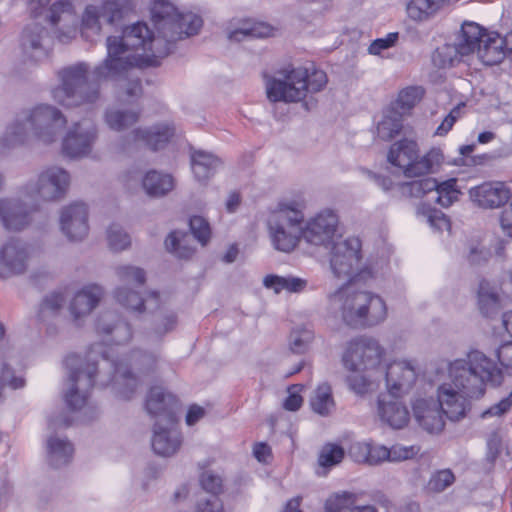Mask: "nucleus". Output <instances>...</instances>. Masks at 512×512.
I'll use <instances>...</instances> for the list:
<instances>
[{
    "label": "nucleus",
    "instance_id": "obj_1",
    "mask_svg": "<svg viewBox=\"0 0 512 512\" xmlns=\"http://www.w3.org/2000/svg\"><path fill=\"white\" fill-rule=\"evenodd\" d=\"M151 18L156 36L146 23L137 22L125 27L121 36L107 37V55L95 66L99 78H118L127 69L157 65L158 59L173 51L177 41L198 34L203 23L194 13H179L166 0L153 2Z\"/></svg>",
    "mask_w": 512,
    "mask_h": 512
},
{
    "label": "nucleus",
    "instance_id": "obj_2",
    "mask_svg": "<svg viewBox=\"0 0 512 512\" xmlns=\"http://www.w3.org/2000/svg\"><path fill=\"white\" fill-rule=\"evenodd\" d=\"M98 354H101L102 365L113 369L112 378H101L100 383L111 384L115 394L123 400H130L139 386L131 368L142 376H151L160 370L163 362L156 351L133 350L129 356V366L125 359H114L112 353L103 351L100 344L92 345L86 357L68 355L64 361L66 381L63 395L67 406L73 411L88 405L98 371L95 360Z\"/></svg>",
    "mask_w": 512,
    "mask_h": 512
},
{
    "label": "nucleus",
    "instance_id": "obj_3",
    "mask_svg": "<svg viewBox=\"0 0 512 512\" xmlns=\"http://www.w3.org/2000/svg\"><path fill=\"white\" fill-rule=\"evenodd\" d=\"M134 9L133 0H105L99 5L89 4L84 8L80 22L70 0H29L28 11L32 18H43L52 29L55 38L63 44L81 38L96 43L102 36L103 19L116 24L126 18Z\"/></svg>",
    "mask_w": 512,
    "mask_h": 512
},
{
    "label": "nucleus",
    "instance_id": "obj_4",
    "mask_svg": "<svg viewBox=\"0 0 512 512\" xmlns=\"http://www.w3.org/2000/svg\"><path fill=\"white\" fill-rule=\"evenodd\" d=\"M501 369L483 352L474 350L465 359H456L448 366V380L441 384L439 401L446 417L458 421L465 417L470 402L485 392L486 382L499 384Z\"/></svg>",
    "mask_w": 512,
    "mask_h": 512
},
{
    "label": "nucleus",
    "instance_id": "obj_5",
    "mask_svg": "<svg viewBox=\"0 0 512 512\" xmlns=\"http://www.w3.org/2000/svg\"><path fill=\"white\" fill-rule=\"evenodd\" d=\"M327 299L329 313L352 328L374 327L387 318V305L380 295L351 284L341 286Z\"/></svg>",
    "mask_w": 512,
    "mask_h": 512
},
{
    "label": "nucleus",
    "instance_id": "obj_6",
    "mask_svg": "<svg viewBox=\"0 0 512 512\" xmlns=\"http://www.w3.org/2000/svg\"><path fill=\"white\" fill-rule=\"evenodd\" d=\"M327 84V75L315 70L310 75L302 67L288 66L265 77V90L270 102L294 103L302 101L308 93H317Z\"/></svg>",
    "mask_w": 512,
    "mask_h": 512
},
{
    "label": "nucleus",
    "instance_id": "obj_7",
    "mask_svg": "<svg viewBox=\"0 0 512 512\" xmlns=\"http://www.w3.org/2000/svg\"><path fill=\"white\" fill-rule=\"evenodd\" d=\"M91 67L87 62H76L57 72L59 85L52 90L53 100L64 107L93 106L100 100V83L89 82ZM93 77H95L93 75Z\"/></svg>",
    "mask_w": 512,
    "mask_h": 512
},
{
    "label": "nucleus",
    "instance_id": "obj_8",
    "mask_svg": "<svg viewBox=\"0 0 512 512\" xmlns=\"http://www.w3.org/2000/svg\"><path fill=\"white\" fill-rule=\"evenodd\" d=\"M303 220L301 203L285 201L278 204L267 221L269 236L276 250L289 253L295 249L303 237Z\"/></svg>",
    "mask_w": 512,
    "mask_h": 512
},
{
    "label": "nucleus",
    "instance_id": "obj_9",
    "mask_svg": "<svg viewBox=\"0 0 512 512\" xmlns=\"http://www.w3.org/2000/svg\"><path fill=\"white\" fill-rule=\"evenodd\" d=\"M329 263L332 274L342 280H366L376 273L373 266L361 263V242L358 238L334 243Z\"/></svg>",
    "mask_w": 512,
    "mask_h": 512
},
{
    "label": "nucleus",
    "instance_id": "obj_10",
    "mask_svg": "<svg viewBox=\"0 0 512 512\" xmlns=\"http://www.w3.org/2000/svg\"><path fill=\"white\" fill-rule=\"evenodd\" d=\"M442 160L443 155L438 149H432L420 158L417 143L408 139L394 143L388 153V161L402 168L407 177L426 175L432 172L435 166L440 165Z\"/></svg>",
    "mask_w": 512,
    "mask_h": 512
},
{
    "label": "nucleus",
    "instance_id": "obj_11",
    "mask_svg": "<svg viewBox=\"0 0 512 512\" xmlns=\"http://www.w3.org/2000/svg\"><path fill=\"white\" fill-rule=\"evenodd\" d=\"M386 351L380 342L370 336H358L345 345L342 364L350 372L376 370L383 362Z\"/></svg>",
    "mask_w": 512,
    "mask_h": 512
},
{
    "label": "nucleus",
    "instance_id": "obj_12",
    "mask_svg": "<svg viewBox=\"0 0 512 512\" xmlns=\"http://www.w3.org/2000/svg\"><path fill=\"white\" fill-rule=\"evenodd\" d=\"M21 113L33 139L45 144L54 142L67 123L62 112L49 104H39L26 108L21 110Z\"/></svg>",
    "mask_w": 512,
    "mask_h": 512
},
{
    "label": "nucleus",
    "instance_id": "obj_13",
    "mask_svg": "<svg viewBox=\"0 0 512 512\" xmlns=\"http://www.w3.org/2000/svg\"><path fill=\"white\" fill-rule=\"evenodd\" d=\"M71 178L68 171L58 166H51L40 172L37 181L28 182L24 192L29 196H37L43 201H59L65 197Z\"/></svg>",
    "mask_w": 512,
    "mask_h": 512
},
{
    "label": "nucleus",
    "instance_id": "obj_14",
    "mask_svg": "<svg viewBox=\"0 0 512 512\" xmlns=\"http://www.w3.org/2000/svg\"><path fill=\"white\" fill-rule=\"evenodd\" d=\"M70 419L63 414L53 416L49 419L48 428L51 433L46 439V457L50 466L60 468L72 460L74 447L72 443L63 436L52 433L57 428L70 426Z\"/></svg>",
    "mask_w": 512,
    "mask_h": 512
},
{
    "label": "nucleus",
    "instance_id": "obj_15",
    "mask_svg": "<svg viewBox=\"0 0 512 512\" xmlns=\"http://www.w3.org/2000/svg\"><path fill=\"white\" fill-rule=\"evenodd\" d=\"M338 216L331 209H324L309 219L303 229V238L311 245L329 247L335 242Z\"/></svg>",
    "mask_w": 512,
    "mask_h": 512
},
{
    "label": "nucleus",
    "instance_id": "obj_16",
    "mask_svg": "<svg viewBox=\"0 0 512 512\" xmlns=\"http://www.w3.org/2000/svg\"><path fill=\"white\" fill-rule=\"evenodd\" d=\"M97 137V127L93 122L84 120L75 123L63 139V153L71 159L87 157L92 152Z\"/></svg>",
    "mask_w": 512,
    "mask_h": 512
},
{
    "label": "nucleus",
    "instance_id": "obj_17",
    "mask_svg": "<svg viewBox=\"0 0 512 512\" xmlns=\"http://www.w3.org/2000/svg\"><path fill=\"white\" fill-rule=\"evenodd\" d=\"M30 249L27 243L11 238L0 248V277L6 278L26 271Z\"/></svg>",
    "mask_w": 512,
    "mask_h": 512
},
{
    "label": "nucleus",
    "instance_id": "obj_18",
    "mask_svg": "<svg viewBox=\"0 0 512 512\" xmlns=\"http://www.w3.org/2000/svg\"><path fill=\"white\" fill-rule=\"evenodd\" d=\"M417 375L416 367L411 361H393L385 371L388 393L396 397L407 394L414 386Z\"/></svg>",
    "mask_w": 512,
    "mask_h": 512
},
{
    "label": "nucleus",
    "instance_id": "obj_19",
    "mask_svg": "<svg viewBox=\"0 0 512 512\" xmlns=\"http://www.w3.org/2000/svg\"><path fill=\"white\" fill-rule=\"evenodd\" d=\"M33 209L20 198H0V221L8 231H22L29 227L33 221Z\"/></svg>",
    "mask_w": 512,
    "mask_h": 512
},
{
    "label": "nucleus",
    "instance_id": "obj_20",
    "mask_svg": "<svg viewBox=\"0 0 512 512\" xmlns=\"http://www.w3.org/2000/svg\"><path fill=\"white\" fill-rule=\"evenodd\" d=\"M52 38L40 23L27 24L21 34L20 46L23 53L35 61L46 58L51 50Z\"/></svg>",
    "mask_w": 512,
    "mask_h": 512
},
{
    "label": "nucleus",
    "instance_id": "obj_21",
    "mask_svg": "<svg viewBox=\"0 0 512 512\" xmlns=\"http://www.w3.org/2000/svg\"><path fill=\"white\" fill-rule=\"evenodd\" d=\"M60 228L70 241H80L88 234V210L83 203L63 207L60 213Z\"/></svg>",
    "mask_w": 512,
    "mask_h": 512
},
{
    "label": "nucleus",
    "instance_id": "obj_22",
    "mask_svg": "<svg viewBox=\"0 0 512 512\" xmlns=\"http://www.w3.org/2000/svg\"><path fill=\"white\" fill-rule=\"evenodd\" d=\"M177 405L178 402L174 395L166 392L162 387H153L147 395L145 407L147 412L156 418V421L173 424L176 420Z\"/></svg>",
    "mask_w": 512,
    "mask_h": 512
},
{
    "label": "nucleus",
    "instance_id": "obj_23",
    "mask_svg": "<svg viewBox=\"0 0 512 512\" xmlns=\"http://www.w3.org/2000/svg\"><path fill=\"white\" fill-rule=\"evenodd\" d=\"M413 413L416 421L429 433H439L444 428L445 422L439 398H418L413 403Z\"/></svg>",
    "mask_w": 512,
    "mask_h": 512
},
{
    "label": "nucleus",
    "instance_id": "obj_24",
    "mask_svg": "<svg viewBox=\"0 0 512 512\" xmlns=\"http://www.w3.org/2000/svg\"><path fill=\"white\" fill-rule=\"evenodd\" d=\"M104 289L97 284H89L77 291L69 304L73 321L79 324L99 305L104 297Z\"/></svg>",
    "mask_w": 512,
    "mask_h": 512
},
{
    "label": "nucleus",
    "instance_id": "obj_25",
    "mask_svg": "<svg viewBox=\"0 0 512 512\" xmlns=\"http://www.w3.org/2000/svg\"><path fill=\"white\" fill-rule=\"evenodd\" d=\"M153 451L162 457L173 456L182 445L180 432L175 429L173 424H166L156 421L153 427L151 439Z\"/></svg>",
    "mask_w": 512,
    "mask_h": 512
},
{
    "label": "nucleus",
    "instance_id": "obj_26",
    "mask_svg": "<svg viewBox=\"0 0 512 512\" xmlns=\"http://www.w3.org/2000/svg\"><path fill=\"white\" fill-rule=\"evenodd\" d=\"M32 139V133L26 120L22 119V113L19 111L7 123L4 132L0 135V156L7 154L13 149L27 145Z\"/></svg>",
    "mask_w": 512,
    "mask_h": 512
},
{
    "label": "nucleus",
    "instance_id": "obj_27",
    "mask_svg": "<svg viewBox=\"0 0 512 512\" xmlns=\"http://www.w3.org/2000/svg\"><path fill=\"white\" fill-rule=\"evenodd\" d=\"M470 198L482 208H497L510 198V190L502 182H486L469 190Z\"/></svg>",
    "mask_w": 512,
    "mask_h": 512
},
{
    "label": "nucleus",
    "instance_id": "obj_28",
    "mask_svg": "<svg viewBox=\"0 0 512 512\" xmlns=\"http://www.w3.org/2000/svg\"><path fill=\"white\" fill-rule=\"evenodd\" d=\"M175 126L169 122H162L151 127L134 129L128 138L134 142H142L152 150L162 149L174 136Z\"/></svg>",
    "mask_w": 512,
    "mask_h": 512
},
{
    "label": "nucleus",
    "instance_id": "obj_29",
    "mask_svg": "<svg viewBox=\"0 0 512 512\" xmlns=\"http://www.w3.org/2000/svg\"><path fill=\"white\" fill-rule=\"evenodd\" d=\"M97 332L116 345L125 344L132 338L130 324L114 312H105L98 318Z\"/></svg>",
    "mask_w": 512,
    "mask_h": 512
},
{
    "label": "nucleus",
    "instance_id": "obj_30",
    "mask_svg": "<svg viewBox=\"0 0 512 512\" xmlns=\"http://www.w3.org/2000/svg\"><path fill=\"white\" fill-rule=\"evenodd\" d=\"M512 44V31L505 37L497 32H488L484 35L482 45L479 46L478 58L485 65H496L506 58L507 45Z\"/></svg>",
    "mask_w": 512,
    "mask_h": 512
},
{
    "label": "nucleus",
    "instance_id": "obj_31",
    "mask_svg": "<svg viewBox=\"0 0 512 512\" xmlns=\"http://www.w3.org/2000/svg\"><path fill=\"white\" fill-rule=\"evenodd\" d=\"M116 301L126 309L142 313L146 310L154 311L159 308L160 295L157 292H150L145 298L131 287H117L114 291Z\"/></svg>",
    "mask_w": 512,
    "mask_h": 512
},
{
    "label": "nucleus",
    "instance_id": "obj_32",
    "mask_svg": "<svg viewBox=\"0 0 512 512\" xmlns=\"http://www.w3.org/2000/svg\"><path fill=\"white\" fill-rule=\"evenodd\" d=\"M398 398L388 393L381 395L378 399L379 416L394 429L405 427L410 420L408 408Z\"/></svg>",
    "mask_w": 512,
    "mask_h": 512
},
{
    "label": "nucleus",
    "instance_id": "obj_33",
    "mask_svg": "<svg viewBox=\"0 0 512 512\" xmlns=\"http://www.w3.org/2000/svg\"><path fill=\"white\" fill-rule=\"evenodd\" d=\"M221 166V159L212 153L197 150L191 154L192 172L199 182L208 181Z\"/></svg>",
    "mask_w": 512,
    "mask_h": 512
},
{
    "label": "nucleus",
    "instance_id": "obj_34",
    "mask_svg": "<svg viewBox=\"0 0 512 512\" xmlns=\"http://www.w3.org/2000/svg\"><path fill=\"white\" fill-rule=\"evenodd\" d=\"M140 119V111L121 107H110L105 111L104 121L106 125L114 131H123Z\"/></svg>",
    "mask_w": 512,
    "mask_h": 512
},
{
    "label": "nucleus",
    "instance_id": "obj_35",
    "mask_svg": "<svg viewBox=\"0 0 512 512\" xmlns=\"http://www.w3.org/2000/svg\"><path fill=\"white\" fill-rule=\"evenodd\" d=\"M65 303L66 297L62 292H53L42 300L38 311V319L48 325L47 332L49 334L55 333V328L51 325V322L59 315Z\"/></svg>",
    "mask_w": 512,
    "mask_h": 512
},
{
    "label": "nucleus",
    "instance_id": "obj_36",
    "mask_svg": "<svg viewBox=\"0 0 512 512\" xmlns=\"http://www.w3.org/2000/svg\"><path fill=\"white\" fill-rule=\"evenodd\" d=\"M487 33L488 32L477 23H464L457 41L460 45L462 55H469L474 52L478 54L479 46L482 45L484 35Z\"/></svg>",
    "mask_w": 512,
    "mask_h": 512
},
{
    "label": "nucleus",
    "instance_id": "obj_37",
    "mask_svg": "<svg viewBox=\"0 0 512 512\" xmlns=\"http://www.w3.org/2000/svg\"><path fill=\"white\" fill-rule=\"evenodd\" d=\"M142 185L149 196L161 197L174 188V180L169 174L149 171L144 176Z\"/></svg>",
    "mask_w": 512,
    "mask_h": 512
},
{
    "label": "nucleus",
    "instance_id": "obj_38",
    "mask_svg": "<svg viewBox=\"0 0 512 512\" xmlns=\"http://www.w3.org/2000/svg\"><path fill=\"white\" fill-rule=\"evenodd\" d=\"M263 285L268 289H272L277 294L282 290H286L290 293H299L305 290L308 285V281L304 278L292 275H267L263 279Z\"/></svg>",
    "mask_w": 512,
    "mask_h": 512
},
{
    "label": "nucleus",
    "instance_id": "obj_39",
    "mask_svg": "<svg viewBox=\"0 0 512 512\" xmlns=\"http://www.w3.org/2000/svg\"><path fill=\"white\" fill-rule=\"evenodd\" d=\"M92 73L97 81H112L116 83L117 87L123 91L129 99H138L142 96V83L140 78L134 75L133 69H127V71L118 78H99L95 73V68L92 70Z\"/></svg>",
    "mask_w": 512,
    "mask_h": 512
},
{
    "label": "nucleus",
    "instance_id": "obj_40",
    "mask_svg": "<svg viewBox=\"0 0 512 512\" xmlns=\"http://www.w3.org/2000/svg\"><path fill=\"white\" fill-rule=\"evenodd\" d=\"M402 128L401 113L396 109H388L377 124V137L383 141H389L398 135Z\"/></svg>",
    "mask_w": 512,
    "mask_h": 512
},
{
    "label": "nucleus",
    "instance_id": "obj_41",
    "mask_svg": "<svg viewBox=\"0 0 512 512\" xmlns=\"http://www.w3.org/2000/svg\"><path fill=\"white\" fill-rule=\"evenodd\" d=\"M418 218L427 222L429 226L439 232L450 230V220L440 210L431 207L429 204L421 202L416 207Z\"/></svg>",
    "mask_w": 512,
    "mask_h": 512
},
{
    "label": "nucleus",
    "instance_id": "obj_42",
    "mask_svg": "<svg viewBox=\"0 0 512 512\" xmlns=\"http://www.w3.org/2000/svg\"><path fill=\"white\" fill-rule=\"evenodd\" d=\"M312 410L321 415H329L335 408L331 386L327 383L320 384L310 398Z\"/></svg>",
    "mask_w": 512,
    "mask_h": 512
},
{
    "label": "nucleus",
    "instance_id": "obj_43",
    "mask_svg": "<svg viewBox=\"0 0 512 512\" xmlns=\"http://www.w3.org/2000/svg\"><path fill=\"white\" fill-rule=\"evenodd\" d=\"M436 188L437 180L432 177L416 179L399 185L401 195L410 198H423L433 193Z\"/></svg>",
    "mask_w": 512,
    "mask_h": 512
},
{
    "label": "nucleus",
    "instance_id": "obj_44",
    "mask_svg": "<svg viewBox=\"0 0 512 512\" xmlns=\"http://www.w3.org/2000/svg\"><path fill=\"white\" fill-rule=\"evenodd\" d=\"M190 236L186 233L171 232L165 240L166 249L180 259H188L194 254V247L189 244Z\"/></svg>",
    "mask_w": 512,
    "mask_h": 512
},
{
    "label": "nucleus",
    "instance_id": "obj_45",
    "mask_svg": "<svg viewBox=\"0 0 512 512\" xmlns=\"http://www.w3.org/2000/svg\"><path fill=\"white\" fill-rule=\"evenodd\" d=\"M478 305L484 316H491L500 309V298L487 282H481L478 290Z\"/></svg>",
    "mask_w": 512,
    "mask_h": 512
},
{
    "label": "nucleus",
    "instance_id": "obj_46",
    "mask_svg": "<svg viewBox=\"0 0 512 512\" xmlns=\"http://www.w3.org/2000/svg\"><path fill=\"white\" fill-rule=\"evenodd\" d=\"M115 274L121 283L119 287L138 288L143 286L146 281L144 270L132 265L117 266Z\"/></svg>",
    "mask_w": 512,
    "mask_h": 512
},
{
    "label": "nucleus",
    "instance_id": "obj_47",
    "mask_svg": "<svg viewBox=\"0 0 512 512\" xmlns=\"http://www.w3.org/2000/svg\"><path fill=\"white\" fill-rule=\"evenodd\" d=\"M155 310L159 311L154 316L152 335L160 339L175 328L177 317L172 311L164 309L161 302L159 303V308Z\"/></svg>",
    "mask_w": 512,
    "mask_h": 512
},
{
    "label": "nucleus",
    "instance_id": "obj_48",
    "mask_svg": "<svg viewBox=\"0 0 512 512\" xmlns=\"http://www.w3.org/2000/svg\"><path fill=\"white\" fill-rule=\"evenodd\" d=\"M423 93L424 91L421 87L411 86L404 88L400 91L397 100L390 109H396L403 117L421 100Z\"/></svg>",
    "mask_w": 512,
    "mask_h": 512
},
{
    "label": "nucleus",
    "instance_id": "obj_49",
    "mask_svg": "<svg viewBox=\"0 0 512 512\" xmlns=\"http://www.w3.org/2000/svg\"><path fill=\"white\" fill-rule=\"evenodd\" d=\"M434 201L442 207H449L458 199L459 191L456 189V180L449 179L438 183L437 188L433 191Z\"/></svg>",
    "mask_w": 512,
    "mask_h": 512
},
{
    "label": "nucleus",
    "instance_id": "obj_50",
    "mask_svg": "<svg viewBox=\"0 0 512 512\" xmlns=\"http://www.w3.org/2000/svg\"><path fill=\"white\" fill-rule=\"evenodd\" d=\"M462 56L458 42L455 44H445L437 48L433 54V62L435 65L444 68L453 65Z\"/></svg>",
    "mask_w": 512,
    "mask_h": 512
},
{
    "label": "nucleus",
    "instance_id": "obj_51",
    "mask_svg": "<svg viewBox=\"0 0 512 512\" xmlns=\"http://www.w3.org/2000/svg\"><path fill=\"white\" fill-rule=\"evenodd\" d=\"M313 339V332L305 327L293 329L289 336V348L293 353L302 354L307 351Z\"/></svg>",
    "mask_w": 512,
    "mask_h": 512
},
{
    "label": "nucleus",
    "instance_id": "obj_52",
    "mask_svg": "<svg viewBox=\"0 0 512 512\" xmlns=\"http://www.w3.org/2000/svg\"><path fill=\"white\" fill-rule=\"evenodd\" d=\"M107 241L111 250L123 251L131 245V238L118 224H111L107 229Z\"/></svg>",
    "mask_w": 512,
    "mask_h": 512
},
{
    "label": "nucleus",
    "instance_id": "obj_53",
    "mask_svg": "<svg viewBox=\"0 0 512 512\" xmlns=\"http://www.w3.org/2000/svg\"><path fill=\"white\" fill-rule=\"evenodd\" d=\"M345 452L343 448L336 444H326L322 447L318 463L323 468H331L339 464L344 458Z\"/></svg>",
    "mask_w": 512,
    "mask_h": 512
},
{
    "label": "nucleus",
    "instance_id": "obj_54",
    "mask_svg": "<svg viewBox=\"0 0 512 512\" xmlns=\"http://www.w3.org/2000/svg\"><path fill=\"white\" fill-rule=\"evenodd\" d=\"M437 8L433 0H411L407 5V13L411 19L422 21L434 14Z\"/></svg>",
    "mask_w": 512,
    "mask_h": 512
},
{
    "label": "nucleus",
    "instance_id": "obj_55",
    "mask_svg": "<svg viewBox=\"0 0 512 512\" xmlns=\"http://www.w3.org/2000/svg\"><path fill=\"white\" fill-rule=\"evenodd\" d=\"M356 500V496L350 492L335 494L327 499L325 503L326 512H340L348 509Z\"/></svg>",
    "mask_w": 512,
    "mask_h": 512
},
{
    "label": "nucleus",
    "instance_id": "obj_56",
    "mask_svg": "<svg viewBox=\"0 0 512 512\" xmlns=\"http://www.w3.org/2000/svg\"><path fill=\"white\" fill-rule=\"evenodd\" d=\"M455 480L454 474L449 469H444L434 473L429 482L428 489L432 492H442L449 487Z\"/></svg>",
    "mask_w": 512,
    "mask_h": 512
},
{
    "label": "nucleus",
    "instance_id": "obj_57",
    "mask_svg": "<svg viewBox=\"0 0 512 512\" xmlns=\"http://www.w3.org/2000/svg\"><path fill=\"white\" fill-rule=\"evenodd\" d=\"M190 230L193 236L203 245H205L211 235L209 223L201 216H193L189 222Z\"/></svg>",
    "mask_w": 512,
    "mask_h": 512
},
{
    "label": "nucleus",
    "instance_id": "obj_58",
    "mask_svg": "<svg viewBox=\"0 0 512 512\" xmlns=\"http://www.w3.org/2000/svg\"><path fill=\"white\" fill-rule=\"evenodd\" d=\"M420 451V448L415 445L411 446H403V445H393L388 452L390 453L389 461L391 462H399L405 461L414 458Z\"/></svg>",
    "mask_w": 512,
    "mask_h": 512
},
{
    "label": "nucleus",
    "instance_id": "obj_59",
    "mask_svg": "<svg viewBox=\"0 0 512 512\" xmlns=\"http://www.w3.org/2000/svg\"><path fill=\"white\" fill-rule=\"evenodd\" d=\"M271 33V28L266 25L253 26L249 29H237L230 33L231 40L241 41L245 37H266Z\"/></svg>",
    "mask_w": 512,
    "mask_h": 512
},
{
    "label": "nucleus",
    "instance_id": "obj_60",
    "mask_svg": "<svg viewBox=\"0 0 512 512\" xmlns=\"http://www.w3.org/2000/svg\"><path fill=\"white\" fill-rule=\"evenodd\" d=\"M200 484L205 491L211 493L210 496L217 497L222 490V478L212 471H205L201 474Z\"/></svg>",
    "mask_w": 512,
    "mask_h": 512
},
{
    "label": "nucleus",
    "instance_id": "obj_61",
    "mask_svg": "<svg viewBox=\"0 0 512 512\" xmlns=\"http://www.w3.org/2000/svg\"><path fill=\"white\" fill-rule=\"evenodd\" d=\"M358 372L347 378L349 388L357 394H365L374 388V382Z\"/></svg>",
    "mask_w": 512,
    "mask_h": 512
},
{
    "label": "nucleus",
    "instance_id": "obj_62",
    "mask_svg": "<svg viewBox=\"0 0 512 512\" xmlns=\"http://www.w3.org/2000/svg\"><path fill=\"white\" fill-rule=\"evenodd\" d=\"M465 107V103H459L455 106L450 113L444 118L442 123L436 129L435 134L439 136L446 135L453 127L454 123L462 116L463 108Z\"/></svg>",
    "mask_w": 512,
    "mask_h": 512
},
{
    "label": "nucleus",
    "instance_id": "obj_63",
    "mask_svg": "<svg viewBox=\"0 0 512 512\" xmlns=\"http://www.w3.org/2000/svg\"><path fill=\"white\" fill-rule=\"evenodd\" d=\"M494 355L498 359L500 365L512 374V341L506 342L498 346L494 350Z\"/></svg>",
    "mask_w": 512,
    "mask_h": 512
},
{
    "label": "nucleus",
    "instance_id": "obj_64",
    "mask_svg": "<svg viewBox=\"0 0 512 512\" xmlns=\"http://www.w3.org/2000/svg\"><path fill=\"white\" fill-rule=\"evenodd\" d=\"M196 512H223V506L218 497L205 496L198 500Z\"/></svg>",
    "mask_w": 512,
    "mask_h": 512
}]
</instances>
